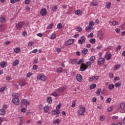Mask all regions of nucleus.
I'll use <instances>...</instances> for the list:
<instances>
[{
    "label": "nucleus",
    "mask_w": 125,
    "mask_h": 125,
    "mask_svg": "<svg viewBox=\"0 0 125 125\" xmlns=\"http://www.w3.org/2000/svg\"><path fill=\"white\" fill-rule=\"evenodd\" d=\"M86 64H87V65H85V64L84 63H83L81 65L80 67V70L81 72H84L85 70H86V69H87L88 67H90V66H91L92 63H91V62H86Z\"/></svg>",
    "instance_id": "f257e3e1"
},
{
    "label": "nucleus",
    "mask_w": 125,
    "mask_h": 125,
    "mask_svg": "<svg viewBox=\"0 0 125 125\" xmlns=\"http://www.w3.org/2000/svg\"><path fill=\"white\" fill-rule=\"evenodd\" d=\"M15 94V97L12 99V102L15 104V105H19V103H20V100H19V94Z\"/></svg>",
    "instance_id": "f03ea898"
},
{
    "label": "nucleus",
    "mask_w": 125,
    "mask_h": 125,
    "mask_svg": "<svg viewBox=\"0 0 125 125\" xmlns=\"http://www.w3.org/2000/svg\"><path fill=\"white\" fill-rule=\"evenodd\" d=\"M21 103L22 105H25L26 108H27V106H28V105H30V102H29L28 100L25 99L21 100Z\"/></svg>",
    "instance_id": "7ed1b4c3"
},
{
    "label": "nucleus",
    "mask_w": 125,
    "mask_h": 125,
    "mask_svg": "<svg viewBox=\"0 0 125 125\" xmlns=\"http://www.w3.org/2000/svg\"><path fill=\"white\" fill-rule=\"evenodd\" d=\"M99 57L100 58L97 62V64L99 65H102L105 62V59L104 58H101L100 56H99Z\"/></svg>",
    "instance_id": "20e7f679"
},
{
    "label": "nucleus",
    "mask_w": 125,
    "mask_h": 125,
    "mask_svg": "<svg viewBox=\"0 0 125 125\" xmlns=\"http://www.w3.org/2000/svg\"><path fill=\"white\" fill-rule=\"evenodd\" d=\"M85 42V37L84 36H82L81 39L78 40V43L80 44H83Z\"/></svg>",
    "instance_id": "39448f33"
},
{
    "label": "nucleus",
    "mask_w": 125,
    "mask_h": 125,
    "mask_svg": "<svg viewBox=\"0 0 125 125\" xmlns=\"http://www.w3.org/2000/svg\"><path fill=\"white\" fill-rule=\"evenodd\" d=\"M74 39H70L65 42V45H71V44L74 43Z\"/></svg>",
    "instance_id": "423d86ee"
},
{
    "label": "nucleus",
    "mask_w": 125,
    "mask_h": 125,
    "mask_svg": "<svg viewBox=\"0 0 125 125\" xmlns=\"http://www.w3.org/2000/svg\"><path fill=\"white\" fill-rule=\"evenodd\" d=\"M76 79L79 83L83 82V76L81 74H77L76 76Z\"/></svg>",
    "instance_id": "0eeeda50"
},
{
    "label": "nucleus",
    "mask_w": 125,
    "mask_h": 125,
    "mask_svg": "<svg viewBox=\"0 0 125 125\" xmlns=\"http://www.w3.org/2000/svg\"><path fill=\"white\" fill-rule=\"evenodd\" d=\"M47 14V11H46V9H42L40 11V14L42 15V16H45L46 14Z\"/></svg>",
    "instance_id": "6e6552de"
},
{
    "label": "nucleus",
    "mask_w": 125,
    "mask_h": 125,
    "mask_svg": "<svg viewBox=\"0 0 125 125\" xmlns=\"http://www.w3.org/2000/svg\"><path fill=\"white\" fill-rule=\"evenodd\" d=\"M79 115L83 116L84 113H85V107H83V109H79L78 110Z\"/></svg>",
    "instance_id": "1a4fd4ad"
},
{
    "label": "nucleus",
    "mask_w": 125,
    "mask_h": 125,
    "mask_svg": "<svg viewBox=\"0 0 125 125\" xmlns=\"http://www.w3.org/2000/svg\"><path fill=\"white\" fill-rule=\"evenodd\" d=\"M23 26H24V23L22 22H19L16 24V27L17 29H21V28H23Z\"/></svg>",
    "instance_id": "9d476101"
},
{
    "label": "nucleus",
    "mask_w": 125,
    "mask_h": 125,
    "mask_svg": "<svg viewBox=\"0 0 125 125\" xmlns=\"http://www.w3.org/2000/svg\"><path fill=\"white\" fill-rule=\"evenodd\" d=\"M104 58L108 61H109V60H111V59L112 58V54L109 53L106 54Z\"/></svg>",
    "instance_id": "9b49d317"
},
{
    "label": "nucleus",
    "mask_w": 125,
    "mask_h": 125,
    "mask_svg": "<svg viewBox=\"0 0 125 125\" xmlns=\"http://www.w3.org/2000/svg\"><path fill=\"white\" fill-rule=\"evenodd\" d=\"M98 38H99L100 40H103V33L101 31H99L98 32Z\"/></svg>",
    "instance_id": "f8f14e48"
},
{
    "label": "nucleus",
    "mask_w": 125,
    "mask_h": 125,
    "mask_svg": "<svg viewBox=\"0 0 125 125\" xmlns=\"http://www.w3.org/2000/svg\"><path fill=\"white\" fill-rule=\"evenodd\" d=\"M60 114V111L59 110H53L52 111V115H59Z\"/></svg>",
    "instance_id": "ddd939ff"
},
{
    "label": "nucleus",
    "mask_w": 125,
    "mask_h": 125,
    "mask_svg": "<svg viewBox=\"0 0 125 125\" xmlns=\"http://www.w3.org/2000/svg\"><path fill=\"white\" fill-rule=\"evenodd\" d=\"M44 109V113H48V111H49V106L48 105H46L43 107Z\"/></svg>",
    "instance_id": "4468645a"
},
{
    "label": "nucleus",
    "mask_w": 125,
    "mask_h": 125,
    "mask_svg": "<svg viewBox=\"0 0 125 125\" xmlns=\"http://www.w3.org/2000/svg\"><path fill=\"white\" fill-rule=\"evenodd\" d=\"M38 77H39V78H40L41 79V80H42V81H46V78H45V75H38Z\"/></svg>",
    "instance_id": "2eb2a0df"
},
{
    "label": "nucleus",
    "mask_w": 125,
    "mask_h": 125,
    "mask_svg": "<svg viewBox=\"0 0 125 125\" xmlns=\"http://www.w3.org/2000/svg\"><path fill=\"white\" fill-rule=\"evenodd\" d=\"M0 66L1 68H5L6 67V63L4 62H2L0 63Z\"/></svg>",
    "instance_id": "dca6fc26"
},
{
    "label": "nucleus",
    "mask_w": 125,
    "mask_h": 125,
    "mask_svg": "<svg viewBox=\"0 0 125 125\" xmlns=\"http://www.w3.org/2000/svg\"><path fill=\"white\" fill-rule=\"evenodd\" d=\"M120 107L124 111L123 113H125V104H120Z\"/></svg>",
    "instance_id": "f3484780"
},
{
    "label": "nucleus",
    "mask_w": 125,
    "mask_h": 125,
    "mask_svg": "<svg viewBox=\"0 0 125 125\" xmlns=\"http://www.w3.org/2000/svg\"><path fill=\"white\" fill-rule=\"evenodd\" d=\"M90 30V31H92L93 30V27L91 26V25H89L88 26L86 27L85 30L88 31Z\"/></svg>",
    "instance_id": "a211bd4d"
},
{
    "label": "nucleus",
    "mask_w": 125,
    "mask_h": 125,
    "mask_svg": "<svg viewBox=\"0 0 125 125\" xmlns=\"http://www.w3.org/2000/svg\"><path fill=\"white\" fill-rule=\"evenodd\" d=\"M6 21V20L5 19V18L1 17L0 18V22H1V23H5Z\"/></svg>",
    "instance_id": "6ab92c4d"
},
{
    "label": "nucleus",
    "mask_w": 125,
    "mask_h": 125,
    "mask_svg": "<svg viewBox=\"0 0 125 125\" xmlns=\"http://www.w3.org/2000/svg\"><path fill=\"white\" fill-rule=\"evenodd\" d=\"M54 39H56V35L54 33H53L50 36V39L54 40Z\"/></svg>",
    "instance_id": "aec40b11"
},
{
    "label": "nucleus",
    "mask_w": 125,
    "mask_h": 125,
    "mask_svg": "<svg viewBox=\"0 0 125 125\" xmlns=\"http://www.w3.org/2000/svg\"><path fill=\"white\" fill-rule=\"evenodd\" d=\"M61 122V120L59 119H57L56 120L54 121L53 124L54 125H56L60 124Z\"/></svg>",
    "instance_id": "412c9836"
},
{
    "label": "nucleus",
    "mask_w": 125,
    "mask_h": 125,
    "mask_svg": "<svg viewBox=\"0 0 125 125\" xmlns=\"http://www.w3.org/2000/svg\"><path fill=\"white\" fill-rule=\"evenodd\" d=\"M111 2H107L105 3V6H106V8L108 9H109L110 7H111Z\"/></svg>",
    "instance_id": "4be33fe9"
},
{
    "label": "nucleus",
    "mask_w": 125,
    "mask_h": 125,
    "mask_svg": "<svg viewBox=\"0 0 125 125\" xmlns=\"http://www.w3.org/2000/svg\"><path fill=\"white\" fill-rule=\"evenodd\" d=\"M19 64V61L17 60L13 62V66H17Z\"/></svg>",
    "instance_id": "5701e85b"
},
{
    "label": "nucleus",
    "mask_w": 125,
    "mask_h": 125,
    "mask_svg": "<svg viewBox=\"0 0 125 125\" xmlns=\"http://www.w3.org/2000/svg\"><path fill=\"white\" fill-rule=\"evenodd\" d=\"M115 87V85L113 84H110L108 85V89H110V90H112V89H114Z\"/></svg>",
    "instance_id": "b1692460"
},
{
    "label": "nucleus",
    "mask_w": 125,
    "mask_h": 125,
    "mask_svg": "<svg viewBox=\"0 0 125 125\" xmlns=\"http://www.w3.org/2000/svg\"><path fill=\"white\" fill-rule=\"evenodd\" d=\"M121 68V64H117L114 67V71H117V69H120Z\"/></svg>",
    "instance_id": "393cba45"
},
{
    "label": "nucleus",
    "mask_w": 125,
    "mask_h": 125,
    "mask_svg": "<svg viewBox=\"0 0 125 125\" xmlns=\"http://www.w3.org/2000/svg\"><path fill=\"white\" fill-rule=\"evenodd\" d=\"M62 71H63V68L61 67H58L57 69V73H62Z\"/></svg>",
    "instance_id": "a878e982"
},
{
    "label": "nucleus",
    "mask_w": 125,
    "mask_h": 125,
    "mask_svg": "<svg viewBox=\"0 0 125 125\" xmlns=\"http://www.w3.org/2000/svg\"><path fill=\"white\" fill-rule=\"evenodd\" d=\"M20 85H21V86H25V85H26V82L21 81L20 83Z\"/></svg>",
    "instance_id": "bb28decb"
},
{
    "label": "nucleus",
    "mask_w": 125,
    "mask_h": 125,
    "mask_svg": "<svg viewBox=\"0 0 125 125\" xmlns=\"http://www.w3.org/2000/svg\"><path fill=\"white\" fill-rule=\"evenodd\" d=\"M21 50V49H20V48L17 47L14 49V52H15V53H19Z\"/></svg>",
    "instance_id": "cd10ccee"
},
{
    "label": "nucleus",
    "mask_w": 125,
    "mask_h": 125,
    "mask_svg": "<svg viewBox=\"0 0 125 125\" xmlns=\"http://www.w3.org/2000/svg\"><path fill=\"white\" fill-rule=\"evenodd\" d=\"M5 114V110L4 109H1L0 110V115H1L2 116L3 115H4Z\"/></svg>",
    "instance_id": "c85d7f7f"
},
{
    "label": "nucleus",
    "mask_w": 125,
    "mask_h": 125,
    "mask_svg": "<svg viewBox=\"0 0 125 125\" xmlns=\"http://www.w3.org/2000/svg\"><path fill=\"white\" fill-rule=\"evenodd\" d=\"M91 4L93 6H98V4L96 3V1H92L91 2Z\"/></svg>",
    "instance_id": "c756f323"
},
{
    "label": "nucleus",
    "mask_w": 125,
    "mask_h": 125,
    "mask_svg": "<svg viewBox=\"0 0 125 125\" xmlns=\"http://www.w3.org/2000/svg\"><path fill=\"white\" fill-rule=\"evenodd\" d=\"M88 52V50L86 48H84L82 50V52L83 53V54H87Z\"/></svg>",
    "instance_id": "7c9ffc66"
},
{
    "label": "nucleus",
    "mask_w": 125,
    "mask_h": 125,
    "mask_svg": "<svg viewBox=\"0 0 125 125\" xmlns=\"http://www.w3.org/2000/svg\"><path fill=\"white\" fill-rule=\"evenodd\" d=\"M47 101L48 102V103H51V102H52V99H51V97H48L47 98Z\"/></svg>",
    "instance_id": "2f4dec72"
},
{
    "label": "nucleus",
    "mask_w": 125,
    "mask_h": 125,
    "mask_svg": "<svg viewBox=\"0 0 125 125\" xmlns=\"http://www.w3.org/2000/svg\"><path fill=\"white\" fill-rule=\"evenodd\" d=\"M95 87H96V84L95 83L92 84L90 86V89H93L95 88Z\"/></svg>",
    "instance_id": "473e14b6"
},
{
    "label": "nucleus",
    "mask_w": 125,
    "mask_h": 125,
    "mask_svg": "<svg viewBox=\"0 0 125 125\" xmlns=\"http://www.w3.org/2000/svg\"><path fill=\"white\" fill-rule=\"evenodd\" d=\"M81 63H83V59H81L80 60H79L77 62V64L78 65H80V64Z\"/></svg>",
    "instance_id": "72a5a7b5"
},
{
    "label": "nucleus",
    "mask_w": 125,
    "mask_h": 125,
    "mask_svg": "<svg viewBox=\"0 0 125 125\" xmlns=\"http://www.w3.org/2000/svg\"><path fill=\"white\" fill-rule=\"evenodd\" d=\"M57 9H58V7H57V6H54L52 8V11H54V12H55Z\"/></svg>",
    "instance_id": "f704fd0d"
},
{
    "label": "nucleus",
    "mask_w": 125,
    "mask_h": 125,
    "mask_svg": "<svg viewBox=\"0 0 125 125\" xmlns=\"http://www.w3.org/2000/svg\"><path fill=\"white\" fill-rule=\"evenodd\" d=\"M95 39L93 38V39H91L89 40V42L90 43H95Z\"/></svg>",
    "instance_id": "c9c22d12"
},
{
    "label": "nucleus",
    "mask_w": 125,
    "mask_h": 125,
    "mask_svg": "<svg viewBox=\"0 0 125 125\" xmlns=\"http://www.w3.org/2000/svg\"><path fill=\"white\" fill-rule=\"evenodd\" d=\"M58 91L60 93H62L63 91H64V88L63 87H60L58 89Z\"/></svg>",
    "instance_id": "e433bc0d"
},
{
    "label": "nucleus",
    "mask_w": 125,
    "mask_h": 125,
    "mask_svg": "<svg viewBox=\"0 0 125 125\" xmlns=\"http://www.w3.org/2000/svg\"><path fill=\"white\" fill-rule=\"evenodd\" d=\"M75 13L76 15H80V14H82V12L80 10H77L75 11Z\"/></svg>",
    "instance_id": "4c0bfd02"
},
{
    "label": "nucleus",
    "mask_w": 125,
    "mask_h": 125,
    "mask_svg": "<svg viewBox=\"0 0 125 125\" xmlns=\"http://www.w3.org/2000/svg\"><path fill=\"white\" fill-rule=\"evenodd\" d=\"M70 63L72 64H75L77 62V59H71L70 61Z\"/></svg>",
    "instance_id": "58836bf2"
},
{
    "label": "nucleus",
    "mask_w": 125,
    "mask_h": 125,
    "mask_svg": "<svg viewBox=\"0 0 125 125\" xmlns=\"http://www.w3.org/2000/svg\"><path fill=\"white\" fill-rule=\"evenodd\" d=\"M76 30L78 32H82V31H83V28H82V27L81 26H78L77 27Z\"/></svg>",
    "instance_id": "ea45409f"
},
{
    "label": "nucleus",
    "mask_w": 125,
    "mask_h": 125,
    "mask_svg": "<svg viewBox=\"0 0 125 125\" xmlns=\"http://www.w3.org/2000/svg\"><path fill=\"white\" fill-rule=\"evenodd\" d=\"M122 83L120 82H118L117 83L115 84V87H119V86H121Z\"/></svg>",
    "instance_id": "a19ab883"
},
{
    "label": "nucleus",
    "mask_w": 125,
    "mask_h": 125,
    "mask_svg": "<svg viewBox=\"0 0 125 125\" xmlns=\"http://www.w3.org/2000/svg\"><path fill=\"white\" fill-rule=\"evenodd\" d=\"M54 25V24H53V23H50V24L48 26L47 29H52V27Z\"/></svg>",
    "instance_id": "79ce46f5"
},
{
    "label": "nucleus",
    "mask_w": 125,
    "mask_h": 125,
    "mask_svg": "<svg viewBox=\"0 0 125 125\" xmlns=\"http://www.w3.org/2000/svg\"><path fill=\"white\" fill-rule=\"evenodd\" d=\"M3 30H4V26H3V24L0 25V32L3 31Z\"/></svg>",
    "instance_id": "37998d69"
},
{
    "label": "nucleus",
    "mask_w": 125,
    "mask_h": 125,
    "mask_svg": "<svg viewBox=\"0 0 125 125\" xmlns=\"http://www.w3.org/2000/svg\"><path fill=\"white\" fill-rule=\"evenodd\" d=\"M101 91H102V90L100 88H99L98 90L96 91V94H98V95H99V94L101 93Z\"/></svg>",
    "instance_id": "c03bdc74"
},
{
    "label": "nucleus",
    "mask_w": 125,
    "mask_h": 125,
    "mask_svg": "<svg viewBox=\"0 0 125 125\" xmlns=\"http://www.w3.org/2000/svg\"><path fill=\"white\" fill-rule=\"evenodd\" d=\"M5 90V87H2L1 88H0V92H4V91Z\"/></svg>",
    "instance_id": "a18cd8bd"
},
{
    "label": "nucleus",
    "mask_w": 125,
    "mask_h": 125,
    "mask_svg": "<svg viewBox=\"0 0 125 125\" xmlns=\"http://www.w3.org/2000/svg\"><path fill=\"white\" fill-rule=\"evenodd\" d=\"M57 28L58 29H61V28H62V24H61V23H58L57 26Z\"/></svg>",
    "instance_id": "49530a36"
},
{
    "label": "nucleus",
    "mask_w": 125,
    "mask_h": 125,
    "mask_svg": "<svg viewBox=\"0 0 125 125\" xmlns=\"http://www.w3.org/2000/svg\"><path fill=\"white\" fill-rule=\"evenodd\" d=\"M100 120L102 122L105 120V116L104 115H102L100 117Z\"/></svg>",
    "instance_id": "de8ad7c7"
},
{
    "label": "nucleus",
    "mask_w": 125,
    "mask_h": 125,
    "mask_svg": "<svg viewBox=\"0 0 125 125\" xmlns=\"http://www.w3.org/2000/svg\"><path fill=\"white\" fill-rule=\"evenodd\" d=\"M118 24H119V22L118 21H113L112 22L113 26H116V25H118Z\"/></svg>",
    "instance_id": "09e8293b"
},
{
    "label": "nucleus",
    "mask_w": 125,
    "mask_h": 125,
    "mask_svg": "<svg viewBox=\"0 0 125 125\" xmlns=\"http://www.w3.org/2000/svg\"><path fill=\"white\" fill-rule=\"evenodd\" d=\"M35 44V43L33 42H29L28 44V46H33V45H34Z\"/></svg>",
    "instance_id": "8fccbe9b"
},
{
    "label": "nucleus",
    "mask_w": 125,
    "mask_h": 125,
    "mask_svg": "<svg viewBox=\"0 0 125 125\" xmlns=\"http://www.w3.org/2000/svg\"><path fill=\"white\" fill-rule=\"evenodd\" d=\"M93 78L94 81H97V80H98V79H99V77H98V76H93Z\"/></svg>",
    "instance_id": "3c124183"
},
{
    "label": "nucleus",
    "mask_w": 125,
    "mask_h": 125,
    "mask_svg": "<svg viewBox=\"0 0 125 125\" xmlns=\"http://www.w3.org/2000/svg\"><path fill=\"white\" fill-rule=\"evenodd\" d=\"M89 26H94V21H89Z\"/></svg>",
    "instance_id": "603ef678"
},
{
    "label": "nucleus",
    "mask_w": 125,
    "mask_h": 125,
    "mask_svg": "<svg viewBox=\"0 0 125 125\" xmlns=\"http://www.w3.org/2000/svg\"><path fill=\"white\" fill-rule=\"evenodd\" d=\"M75 106H76V101H74L72 103L71 107H72V108H75Z\"/></svg>",
    "instance_id": "864d4df0"
},
{
    "label": "nucleus",
    "mask_w": 125,
    "mask_h": 125,
    "mask_svg": "<svg viewBox=\"0 0 125 125\" xmlns=\"http://www.w3.org/2000/svg\"><path fill=\"white\" fill-rule=\"evenodd\" d=\"M61 106V104H59L58 105L56 106V110L58 111L60 109V106Z\"/></svg>",
    "instance_id": "5fc2aeb1"
},
{
    "label": "nucleus",
    "mask_w": 125,
    "mask_h": 125,
    "mask_svg": "<svg viewBox=\"0 0 125 125\" xmlns=\"http://www.w3.org/2000/svg\"><path fill=\"white\" fill-rule=\"evenodd\" d=\"M93 33L91 32L90 34L88 35V38H93Z\"/></svg>",
    "instance_id": "6e6d98bb"
},
{
    "label": "nucleus",
    "mask_w": 125,
    "mask_h": 125,
    "mask_svg": "<svg viewBox=\"0 0 125 125\" xmlns=\"http://www.w3.org/2000/svg\"><path fill=\"white\" fill-rule=\"evenodd\" d=\"M90 61H93V60H95V57L94 56H92L89 59Z\"/></svg>",
    "instance_id": "4d7b16f0"
},
{
    "label": "nucleus",
    "mask_w": 125,
    "mask_h": 125,
    "mask_svg": "<svg viewBox=\"0 0 125 125\" xmlns=\"http://www.w3.org/2000/svg\"><path fill=\"white\" fill-rule=\"evenodd\" d=\"M38 65H34L33 66V70H37V69H38Z\"/></svg>",
    "instance_id": "13d9d810"
},
{
    "label": "nucleus",
    "mask_w": 125,
    "mask_h": 125,
    "mask_svg": "<svg viewBox=\"0 0 125 125\" xmlns=\"http://www.w3.org/2000/svg\"><path fill=\"white\" fill-rule=\"evenodd\" d=\"M118 119H119V117L117 116H113L112 117V120H118Z\"/></svg>",
    "instance_id": "bf43d9fd"
},
{
    "label": "nucleus",
    "mask_w": 125,
    "mask_h": 125,
    "mask_svg": "<svg viewBox=\"0 0 125 125\" xmlns=\"http://www.w3.org/2000/svg\"><path fill=\"white\" fill-rule=\"evenodd\" d=\"M102 47H103V46L102 45L98 46V47H97V49H98V50H100V49H101Z\"/></svg>",
    "instance_id": "052dcab7"
},
{
    "label": "nucleus",
    "mask_w": 125,
    "mask_h": 125,
    "mask_svg": "<svg viewBox=\"0 0 125 125\" xmlns=\"http://www.w3.org/2000/svg\"><path fill=\"white\" fill-rule=\"evenodd\" d=\"M21 112H22V113H25L26 112V108H22L21 109Z\"/></svg>",
    "instance_id": "680f3d73"
},
{
    "label": "nucleus",
    "mask_w": 125,
    "mask_h": 125,
    "mask_svg": "<svg viewBox=\"0 0 125 125\" xmlns=\"http://www.w3.org/2000/svg\"><path fill=\"white\" fill-rule=\"evenodd\" d=\"M111 100H112V99H111L110 98H107L106 100V103H110V102H111Z\"/></svg>",
    "instance_id": "e2e57ef3"
},
{
    "label": "nucleus",
    "mask_w": 125,
    "mask_h": 125,
    "mask_svg": "<svg viewBox=\"0 0 125 125\" xmlns=\"http://www.w3.org/2000/svg\"><path fill=\"white\" fill-rule=\"evenodd\" d=\"M30 1H31V0H25V4H29Z\"/></svg>",
    "instance_id": "0e129e2a"
},
{
    "label": "nucleus",
    "mask_w": 125,
    "mask_h": 125,
    "mask_svg": "<svg viewBox=\"0 0 125 125\" xmlns=\"http://www.w3.org/2000/svg\"><path fill=\"white\" fill-rule=\"evenodd\" d=\"M56 51L58 53H60V51H61V49L60 48H57L56 49Z\"/></svg>",
    "instance_id": "69168bd1"
},
{
    "label": "nucleus",
    "mask_w": 125,
    "mask_h": 125,
    "mask_svg": "<svg viewBox=\"0 0 125 125\" xmlns=\"http://www.w3.org/2000/svg\"><path fill=\"white\" fill-rule=\"evenodd\" d=\"M32 76V73H28L26 74L27 78H29Z\"/></svg>",
    "instance_id": "338daca9"
},
{
    "label": "nucleus",
    "mask_w": 125,
    "mask_h": 125,
    "mask_svg": "<svg viewBox=\"0 0 125 125\" xmlns=\"http://www.w3.org/2000/svg\"><path fill=\"white\" fill-rule=\"evenodd\" d=\"M52 95H53V96H54L55 97H56V96H57V93L54 92L52 93Z\"/></svg>",
    "instance_id": "774afa93"
}]
</instances>
